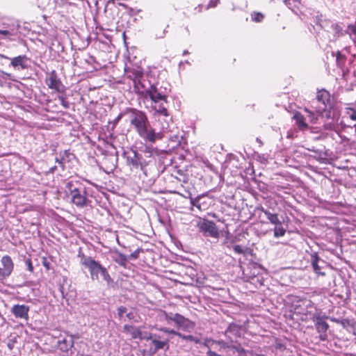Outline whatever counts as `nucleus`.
<instances>
[{"label": "nucleus", "mask_w": 356, "mask_h": 356, "mask_svg": "<svg viewBox=\"0 0 356 356\" xmlns=\"http://www.w3.org/2000/svg\"><path fill=\"white\" fill-rule=\"evenodd\" d=\"M224 336L226 338V340L233 343L235 341V338L234 336H232L231 334H227V329L225 330L224 332Z\"/></svg>", "instance_id": "41"}, {"label": "nucleus", "mask_w": 356, "mask_h": 356, "mask_svg": "<svg viewBox=\"0 0 356 356\" xmlns=\"http://www.w3.org/2000/svg\"><path fill=\"white\" fill-rule=\"evenodd\" d=\"M311 264L314 271L320 275H325V273L321 271L323 268L322 265L325 264L324 260L321 259L317 252H313L311 254Z\"/></svg>", "instance_id": "18"}, {"label": "nucleus", "mask_w": 356, "mask_h": 356, "mask_svg": "<svg viewBox=\"0 0 356 356\" xmlns=\"http://www.w3.org/2000/svg\"><path fill=\"white\" fill-rule=\"evenodd\" d=\"M147 341H151L153 353H156L160 350H168L169 348L170 339L165 335L156 333L148 332Z\"/></svg>", "instance_id": "10"}, {"label": "nucleus", "mask_w": 356, "mask_h": 356, "mask_svg": "<svg viewBox=\"0 0 356 356\" xmlns=\"http://www.w3.org/2000/svg\"><path fill=\"white\" fill-rule=\"evenodd\" d=\"M138 94L141 95L145 98L149 97L152 102L154 104V105L152 106L155 111L156 107L158 108L159 106L165 107V104L168 103L166 88L163 91L158 88V84L146 83L145 88H142L140 91L138 92Z\"/></svg>", "instance_id": "6"}, {"label": "nucleus", "mask_w": 356, "mask_h": 356, "mask_svg": "<svg viewBox=\"0 0 356 356\" xmlns=\"http://www.w3.org/2000/svg\"><path fill=\"white\" fill-rule=\"evenodd\" d=\"M113 260L120 266L125 267L128 261V257L117 251L113 257Z\"/></svg>", "instance_id": "27"}, {"label": "nucleus", "mask_w": 356, "mask_h": 356, "mask_svg": "<svg viewBox=\"0 0 356 356\" xmlns=\"http://www.w3.org/2000/svg\"><path fill=\"white\" fill-rule=\"evenodd\" d=\"M188 54V51H186V50H185V51H184V53H183V54H184V55H186V54Z\"/></svg>", "instance_id": "56"}, {"label": "nucleus", "mask_w": 356, "mask_h": 356, "mask_svg": "<svg viewBox=\"0 0 356 356\" xmlns=\"http://www.w3.org/2000/svg\"><path fill=\"white\" fill-rule=\"evenodd\" d=\"M252 20L255 22H261L264 18V15L261 13L254 12L251 14Z\"/></svg>", "instance_id": "32"}, {"label": "nucleus", "mask_w": 356, "mask_h": 356, "mask_svg": "<svg viewBox=\"0 0 356 356\" xmlns=\"http://www.w3.org/2000/svg\"><path fill=\"white\" fill-rule=\"evenodd\" d=\"M115 1H116V0H108V1H107V3H115Z\"/></svg>", "instance_id": "54"}, {"label": "nucleus", "mask_w": 356, "mask_h": 356, "mask_svg": "<svg viewBox=\"0 0 356 356\" xmlns=\"http://www.w3.org/2000/svg\"><path fill=\"white\" fill-rule=\"evenodd\" d=\"M119 5H120V6H125L124 4H123V3H119Z\"/></svg>", "instance_id": "59"}, {"label": "nucleus", "mask_w": 356, "mask_h": 356, "mask_svg": "<svg viewBox=\"0 0 356 356\" xmlns=\"http://www.w3.org/2000/svg\"><path fill=\"white\" fill-rule=\"evenodd\" d=\"M332 320L340 324L343 328L346 329L348 332L356 336V321L355 319L343 318L339 320L332 318Z\"/></svg>", "instance_id": "17"}, {"label": "nucleus", "mask_w": 356, "mask_h": 356, "mask_svg": "<svg viewBox=\"0 0 356 356\" xmlns=\"http://www.w3.org/2000/svg\"><path fill=\"white\" fill-rule=\"evenodd\" d=\"M348 114L352 120L356 121V109L350 108Z\"/></svg>", "instance_id": "40"}, {"label": "nucleus", "mask_w": 356, "mask_h": 356, "mask_svg": "<svg viewBox=\"0 0 356 356\" xmlns=\"http://www.w3.org/2000/svg\"><path fill=\"white\" fill-rule=\"evenodd\" d=\"M134 327V326L132 325H125L124 326V330L125 331H127L129 333L130 332V331L132 330V328Z\"/></svg>", "instance_id": "48"}, {"label": "nucleus", "mask_w": 356, "mask_h": 356, "mask_svg": "<svg viewBox=\"0 0 356 356\" xmlns=\"http://www.w3.org/2000/svg\"><path fill=\"white\" fill-rule=\"evenodd\" d=\"M261 211L264 213L266 218L272 223L273 225H275L277 224H279L281 220L278 218V215L276 213H272L270 211L262 209Z\"/></svg>", "instance_id": "26"}, {"label": "nucleus", "mask_w": 356, "mask_h": 356, "mask_svg": "<svg viewBox=\"0 0 356 356\" xmlns=\"http://www.w3.org/2000/svg\"><path fill=\"white\" fill-rule=\"evenodd\" d=\"M219 2V0H211L209 4L207 6L206 9L208 10L210 8H215Z\"/></svg>", "instance_id": "42"}, {"label": "nucleus", "mask_w": 356, "mask_h": 356, "mask_svg": "<svg viewBox=\"0 0 356 356\" xmlns=\"http://www.w3.org/2000/svg\"><path fill=\"white\" fill-rule=\"evenodd\" d=\"M162 317L168 324L174 323L177 327L184 331L191 332L195 326L194 322L178 313L163 311L162 312Z\"/></svg>", "instance_id": "7"}, {"label": "nucleus", "mask_w": 356, "mask_h": 356, "mask_svg": "<svg viewBox=\"0 0 356 356\" xmlns=\"http://www.w3.org/2000/svg\"><path fill=\"white\" fill-rule=\"evenodd\" d=\"M125 113L129 116V124L135 132L146 144L152 145L163 138L161 132L156 131L152 126L147 114L140 110L129 108Z\"/></svg>", "instance_id": "1"}, {"label": "nucleus", "mask_w": 356, "mask_h": 356, "mask_svg": "<svg viewBox=\"0 0 356 356\" xmlns=\"http://www.w3.org/2000/svg\"><path fill=\"white\" fill-rule=\"evenodd\" d=\"M289 1V0H284V2L286 5H287V2Z\"/></svg>", "instance_id": "58"}, {"label": "nucleus", "mask_w": 356, "mask_h": 356, "mask_svg": "<svg viewBox=\"0 0 356 356\" xmlns=\"http://www.w3.org/2000/svg\"><path fill=\"white\" fill-rule=\"evenodd\" d=\"M330 29L333 31V38L334 40L345 35V31L343 30L342 26L339 23H332Z\"/></svg>", "instance_id": "23"}, {"label": "nucleus", "mask_w": 356, "mask_h": 356, "mask_svg": "<svg viewBox=\"0 0 356 356\" xmlns=\"http://www.w3.org/2000/svg\"><path fill=\"white\" fill-rule=\"evenodd\" d=\"M56 168V167L54 166V167L51 168L49 170H50V172H54Z\"/></svg>", "instance_id": "53"}, {"label": "nucleus", "mask_w": 356, "mask_h": 356, "mask_svg": "<svg viewBox=\"0 0 356 356\" xmlns=\"http://www.w3.org/2000/svg\"><path fill=\"white\" fill-rule=\"evenodd\" d=\"M3 268H0V280L8 277L14 269V264L11 257L8 255H5L1 260Z\"/></svg>", "instance_id": "13"}, {"label": "nucleus", "mask_w": 356, "mask_h": 356, "mask_svg": "<svg viewBox=\"0 0 356 356\" xmlns=\"http://www.w3.org/2000/svg\"><path fill=\"white\" fill-rule=\"evenodd\" d=\"M320 334V339L321 341H325L327 338V332H318Z\"/></svg>", "instance_id": "46"}, {"label": "nucleus", "mask_w": 356, "mask_h": 356, "mask_svg": "<svg viewBox=\"0 0 356 356\" xmlns=\"http://www.w3.org/2000/svg\"><path fill=\"white\" fill-rule=\"evenodd\" d=\"M330 98V93L327 90H319L316 99L312 100L311 106L321 115L322 118L328 120L325 122V127L326 129L332 131L335 130L336 124L334 122V116L332 115Z\"/></svg>", "instance_id": "2"}, {"label": "nucleus", "mask_w": 356, "mask_h": 356, "mask_svg": "<svg viewBox=\"0 0 356 356\" xmlns=\"http://www.w3.org/2000/svg\"><path fill=\"white\" fill-rule=\"evenodd\" d=\"M74 346V339L72 335L61 338L57 341V347L58 348L63 352L67 353L71 348Z\"/></svg>", "instance_id": "19"}, {"label": "nucleus", "mask_w": 356, "mask_h": 356, "mask_svg": "<svg viewBox=\"0 0 356 356\" xmlns=\"http://www.w3.org/2000/svg\"><path fill=\"white\" fill-rule=\"evenodd\" d=\"M140 252L141 250L138 248L128 257V259H137Z\"/></svg>", "instance_id": "37"}, {"label": "nucleus", "mask_w": 356, "mask_h": 356, "mask_svg": "<svg viewBox=\"0 0 356 356\" xmlns=\"http://www.w3.org/2000/svg\"><path fill=\"white\" fill-rule=\"evenodd\" d=\"M160 331L167 334L168 327H163L159 329Z\"/></svg>", "instance_id": "50"}, {"label": "nucleus", "mask_w": 356, "mask_h": 356, "mask_svg": "<svg viewBox=\"0 0 356 356\" xmlns=\"http://www.w3.org/2000/svg\"><path fill=\"white\" fill-rule=\"evenodd\" d=\"M127 312V308L124 306H121L118 309V314L120 318H122L123 314Z\"/></svg>", "instance_id": "44"}, {"label": "nucleus", "mask_w": 356, "mask_h": 356, "mask_svg": "<svg viewBox=\"0 0 356 356\" xmlns=\"http://www.w3.org/2000/svg\"><path fill=\"white\" fill-rule=\"evenodd\" d=\"M132 314L131 313H129L127 314V316L129 318H131V316Z\"/></svg>", "instance_id": "55"}, {"label": "nucleus", "mask_w": 356, "mask_h": 356, "mask_svg": "<svg viewBox=\"0 0 356 356\" xmlns=\"http://www.w3.org/2000/svg\"><path fill=\"white\" fill-rule=\"evenodd\" d=\"M306 120H307L309 122L312 124H316L318 120V116L321 115L316 111L314 108L312 110H309V108L305 109Z\"/></svg>", "instance_id": "22"}, {"label": "nucleus", "mask_w": 356, "mask_h": 356, "mask_svg": "<svg viewBox=\"0 0 356 356\" xmlns=\"http://www.w3.org/2000/svg\"><path fill=\"white\" fill-rule=\"evenodd\" d=\"M0 57L10 60V65L16 70H26L30 67L31 59L25 55H20L13 58L0 54Z\"/></svg>", "instance_id": "11"}, {"label": "nucleus", "mask_w": 356, "mask_h": 356, "mask_svg": "<svg viewBox=\"0 0 356 356\" xmlns=\"http://www.w3.org/2000/svg\"><path fill=\"white\" fill-rule=\"evenodd\" d=\"M200 200V197H195V198L191 197V205L193 206V207H196L198 209H200V204L199 203Z\"/></svg>", "instance_id": "36"}, {"label": "nucleus", "mask_w": 356, "mask_h": 356, "mask_svg": "<svg viewBox=\"0 0 356 356\" xmlns=\"http://www.w3.org/2000/svg\"><path fill=\"white\" fill-rule=\"evenodd\" d=\"M126 76L133 81L134 90L138 93L142 88H145L146 83L149 84V81L144 78L143 72L138 68H128L125 70Z\"/></svg>", "instance_id": "9"}, {"label": "nucleus", "mask_w": 356, "mask_h": 356, "mask_svg": "<svg viewBox=\"0 0 356 356\" xmlns=\"http://www.w3.org/2000/svg\"><path fill=\"white\" fill-rule=\"evenodd\" d=\"M275 348L277 349H280V350H282L284 348V346L282 344V343H277L276 346H275Z\"/></svg>", "instance_id": "49"}, {"label": "nucleus", "mask_w": 356, "mask_h": 356, "mask_svg": "<svg viewBox=\"0 0 356 356\" xmlns=\"http://www.w3.org/2000/svg\"><path fill=\"white\" fill-rule=\"evenodd\" d=\"M227 334H231L236 339L241 334V326L234 323H230L227 328Z\"/></svg>", "instance_id": "24"}, {"label": "nucleus", "mask_w": 356, "mask_h": 356, "mask_svg": "<svg viewBox=\"0 0 356 356\" xmlns=\"http://www.w3.org/2000/svg\"><path fill=\"white\" fill-rule=\"evenodd\" d=\"M180 333L181 332H179L178 331H176V330H175L173 329H170V328H168V332H167V334L176 335V336L179 337Z\"/></svg>", "instance_id": "45"}, {"label": "nucleus", "mask_w": 356, "mask_h": 356, "mask_svg": "<svg viewBox=\"0 0 356 356\" xmlns=\"http://www.w3.org/2000/svg\"><path fill=\"white\" fill-rule=\"evenodd\" d=\"M78 257L81 258V264L88 269L92 280L99 282L100 277H102L107 284H110L113 281L106 268L99 261L91 257L84 255L81 252H79Z\"/></svg>", "instance_id": "4"}, {"label": "nucleus", "mask_w": 356, "mask_h": 356, "mask_svg": "<svg viewBox=\"0 0 356 356\" xmlns=\"http://www.w3.org/2000/svg\"><path fill=\"white\" fill-rule=\"evenodd\" d=\"M199 228L205 237H212L216 239L219 237V230L216 225L210 220H205L200 223Z\"/></svg>", "instance_id": "12"}, {"label": "nucleus", "mask_w": 356, "mask_h": 356, "mask_svg": "<svg viewBox=\"0 0 356 356\" xmlns=\"http://www.w3.org/2000/svg\"><path fill=\"white\" fill-rule=\"evenodd\" d=\"M29 310V306L17 304L12 307L10 312L17 318L28 320Z\"/></svg>", "instance_id": "15"}, {"label": "nucleus", "mask_w": 356, "mask_h": 356, "mask_svg": "<svg viewBox=\"0 0 356 356\" xmlns=\"http://www.w3.org/2000/svg\"><path fill=\"white\" fill-rule=\"evenodd\" d=\"M345 33L349 35L354 44H356V21L347 26V28L345 30Z\"/></svg>", "instance_id": "25"}, {"label": "nucleus", "mask_w": 356, "mask_h": 356, "mask_svg": "<svg viewBox=\"0 0 356 356\" xmlns=\"http://www.w3.org/2000/svg\"><path fill=\"white\" fill-rule=\"evenodd\" d=\"M141 151L144 153L145 156H143L141 153L134 149L124 152L123 155L126 158L127 165L131 169L140 168L147 175L146 167L149 163V161H147V159L152 156L154 149L152 145L147 144L145 146L144 150Z\"/></svg>", "instance_id": "3"}, {"label": "nucleus", "mask_w": 356, "mask_h": 356, "mask_svg": "<svg viewBox=\"0 0 356 356\" xmlns=\"http://www.w3.org/2000/svg\"><path fill=\"white\" fill-rule=\"evenodd\" d=\"M179 338L186 341H191L196 344H204L205 346H207L206 343L203 342L201 338L193 336V335H185L181 333H180Z\"/></svg>", "instance_id": "28"}, {"label": "nucleus", "mask_w": 356, "mask_h": 356, "mask_svg": "<svg viewBox=\"0 0 356 356\" xmlns=\"http://www.w3.org/2000/svg\"><path fill=\"white\" fill-rule=\"evenodd\" d=\"M42 264L46 268L47 270H49L51 268V263L44 257L42 258Z\"/></svg>", "instance_id": "39"}, {"label": "nucleus", "mask_w": 356, "mask_h": 356, "mask_svg": "<svg viewBox=\"0 0 356 356\" xmlns=\"http://www.w3.org/2000/svg\"><path fill=\"white\" fill-rule=\"evenodd\" d=\"M58 100L60 101V104L63 106V107L65 109H67L70 108V104L67 100L66 97L63 95H59L58 97Z\"/></svg>", "instance_id": "34"}, {"label": "nucleus", "mask_w": 356, "mask_h": 356, "mask_svg": "<svg viewBox=\"0 0 356 356\" xmlns=\"http://www.w3.org/2000/svg\"><path fill=\"white\" fill-rule=\"evenodd\" d=\"M293 119L296 121V124L300 129L305 130L308 127V124L306 122V118L300 113L296 112L293 116Z\"/></svg>", "instance_id": "20"}, {"label": "nucleus", "mask_w": 356, "mask_h": 356, "mask_svg": "<svg viewBox=\"0 0 356 356\" xmlns=\"http://www.w3.org/2000/svg\"><path fill=\"white\" fill-rule=\"evenodd\" d=\"M68 154H69L68 151L65 150L63 153H60V158L56 157V162L60 165V166L63 168V170L65 168V166H64L65 157H67Z\"/></svg>", "instance_id": "31"}, {"label": "nucleus", "mask_w": 356, "mask_h": 356, "mask_svg": "<svg viewBox=\"0 0 356 356\" xmlns=\"http://www.w3.org/2000/svg\"><path fill=\"white\" fill-rule=\"evenodd\" d=\"M65 188L73 204L79 208L88 206L90 201L87 197L86 186L83 184L78 180H70L66 183Z\"/></svg>", "instance_id": "5"}, {"label": "nucleus", "mask_w": 356, "mask_h": 356, "mask_svg": "<svg viewBox=\"0 0 356 356\" xmlns=\"http://www.w3.org/2000/svg\"><path fill=\"white\" fill-rule=\"evenodd\" d=\"M354 127L355 128V131H356V124H354Z\"/></svg>", "instance_id": "60"}, {"label": "nucleus", "mask_w": 356, "mask_h": 356, "mask_svg": "<svg viewBox=\"0 0 356 356\" xmlns=\"http://www.w3.org/2000/svg\"><path fill=\"white\" fill-rule=\"evenodd\" d=\"M122 114H120L115 120V122H118L122 118Z\"/></svg>", "instance_id": "52"}, {"label": "nucleus", "mask_w": 356, "mask_h": 356, "mask_svg": "<svg viewBox=\"0 0 356 356\" xmlns=\"http://www.w3.org/2000/svg\"><path fill=\"white\" fill-rule=\"evenodd\" d=\"M0 35H2V39H11V37L15 35L14 30H9L7 29H0Z\"/></svg>", "instance_id": "30"}, {"label": "nucleus", "mask_w": 356, "mask_h": 356, "mask_svg": "<svg viewBox=\"0 0 356 356\" xmlns=\"http://www.w3.org/2000/svg\"><path fill=\"white\" fill-rule=\"evenodd\" d=\"M286 233V229L284 228L282 222L275 225L274 227V236L279 238L283 236Z\"/></svg>", "instance_id": "29"}, {"label": "nucleus", "mask_w": 356, "mask_h": 356, "mask_svg": "<svg viewBox=\"0 0 356 356\" xmlns=\"http://www.w3.org/2000/svg\"><path fill=\"white\" fill-rule=\"evenodd\" d=\"M355 315H356V310H355Z\"/></svg>", "instance_id": "61"}, {"label": "nucleus", "mask_w": 356, "mask_h": 356, "mask_svg": "<svg viewBox=\"0 0 356 356\" xmlns=\"http://www.w3.org/2000/svg\"><path fill=\"white\" fill-rule=\"evenodd\" d=\"M233 250L237 254H244L245 253V250H244L243 247H242L240 245H234Z\"/></svg>", "instance_id": "38"}, {"label": "nucleus", "mask_w": 356, "mask_h": 356, "mask_svg": "<svg viewBox=\"0 0 356 356\" xmlns=\"http://www.w3.org/2000/svg\"><path fill=\"white\" fill-rule=\"evenodd\" d=\"M202 5L199 4L197 7L194 8V13H200L202 11Z\"/></svg>", "instance_id": "47"}, {"label": "nucleus", "mask_w": 356, "mask_h": 356, "mask_svg": "<svg viewBox=\"0 0 356 356\" xmlns=\"http://www.w3.org/2000/svg\"><path fill=\"white\" fill-rule=\"evenodd\" d=\"M2 74H3V78H6V77H9L10 78V74H9V73L2 72Z\"/></svg>", "instance_id": "51"}, {"label": "nucleus", "mask_w": 356, "mask_h": 356, "mask_svg": "<svg viewBox=\"0 0 356 356\" xmlns=\"http://www.w3.org/2000/svg\"><path fill=\"white\" fill-rule=\"evenodd\" d=\"M155 114L159 118V122L162 129L161 132L163 136L164 133H171L177 129L166 107H163V106H159L158 108L156 107Z\"/></svg>", "instance_id": "8"}, {"label": "nucleus", "mask_w": 356, "mask_h": 356, "mask_svg": "<svg viewBox=\"0 0 356 356\" xmlns=\"http://www.w3.org/2000/svg\"><path fill=\"white\" fill-rule=\"evenodd\" d=\"M25 264L27 266L29 271L31 273L33 272V266L31 259H28L25 261Z\"/></svg>", "instance_id": "43"}, {"label": "nucleus", "mask_w": 356, "mask_h": 356, "mask_svg": "<svg viewBox=\"0 0 356 356\" xmlns=\"http://www.w3.org/2000/svg\"><path fill=\"white\" fill-rule=\"evenodd\" d=\"M167 33L166 28L163 29L162 31H154V35L156 39H161L165 36Z\"/></svg>", "instance_id": "35"}, {"label": "nucleus", "mask_w": 356, "mask_h": 356, "mask_svg": "<svg viewBox=\"0 0 356 356\" xmlns=\"http://www.w3.org/2000/svg\"><path fill=\"white\" fill-rule=\"evenodd\" d=\"M47 84L51 89L55 90L58 92H63L65 86L61 81L57 77L55 70H52L49 77L47 79Z\"/></svg>", "instance_id": "14"}, {"label": "nucleus", "mask_w": 356, "mask_h": 356, "mask_svg": "<svg viewBox=\"0 0 356 356\" xmlns=\"http://www.w3.org/2000/svg\"><path fill=\"white\" fill-rule=\"evenodd\" d=\"M327 317L321 314H316L314 316L313 321L315 323V327L318 332H327L329 328L328 323L325 321Z\"/></svg>", "instance_id": "16"}, {"label": "nucleus", "mask_w": 356, "mask_h": 356, "mask_svg": "<svg viewBox=\"0 0 356 356\" xmlns=\"http://www.w3.org/2000/svg\"><path fill=\"white\" fill-rule=\"evenodd\" d=\"M216 343L220 346L221 348H235V346H234L232 345V343L227 340H218L217 341H216Z\"/></svg>", "instance_id": "33"}, {"label": "nucleus", "mask_w": 356, "mask_h": 356, "mask_svg": "<svg viewBox=\"0 0 356 356\" xmlns=\"http://www.w3.org/2000/svg\"><path fill=\"white\" fill-rule=\"evenodd\" d=\"M8 348H9L10 349H12V348H13L12 345H11V344H10V343H8Z\"/></svg>", "instance_id": "57"}, {"label": "nucleus", "mask_w": 356, "mask_h": 356, "mask_svg": "<svg viewBox=\"0 0 356 356\" xmlns=\"http://www.w3.org/2000/svg\"><path fill=\"white\" fill-rule=\"evenodd\" d=\"M129 334L134 339H138L140 340L147 341L148 332H143L139 328L134 326Z\"/></svg>", "instance_id": "21"}]
</instances>
